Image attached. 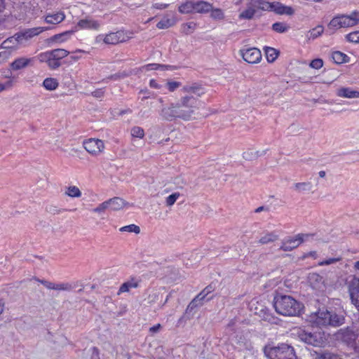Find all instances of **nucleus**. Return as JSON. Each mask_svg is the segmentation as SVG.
Returning a JSON list of instances; mask_svg holds the SVG:
<instances>
[{"instance_id":"obj_4","label":"nucleus","mask_w":359,"mask_h":359,"mask_svg":"<svg viewBox=\"0 0 359 359\" xmlns=\"http://www.w3.org/2000/svg\"><path fill=\"white\" fill-rule=\"evenodd\" d=\"M316 323L320 326L339 327L345 323V312L337 313L327 310L319 311L316 313Z\"/></svg>"},{"instance_id":"obj_40","label":"nucleus","mask_w":359,"mask_h":359,"mask_svg":"<svg viewBox=\"0 0 359 359\" xmlns=\"http://www.w3.org/2000/svg\"><path fill=\"white\" fill-rule=\"evenodd\" d=\"M175 23V21L173 19L170 18H163L161 21H159L156 27L158 29H167L172 26H173Z\"/></svg>"},{"instance_id":"obj_64","label":"nucleus","mask_w":359,"mask_h":359,"mask_svg":"<svg viewBox=\"0 0 359 359\" xmlns=\"http://www.w3.org/2000/svg\"><path fill=\"white\" fill-rule=\"evenodd\" d=\"M9 55V53L7 50L0 52V62L5 61Z\"/></svg>"},{"instance_id":"obj_1","label":"nucleus","mask_w":359,"mask_h":359,"mask_svg":"<svg viewBox=\"0 0 359 359\" xmlns=\"http://www.w3.org/2000/svg\"><path fill=\"white\" fill-rule=\"evenodd\" d=\"M181 92L182 95L177 102L162 109L160 114L164 119L189 121L196 118L201 105L199 97L205 93L204 88L196 83L187 84Z\"/></svg>"},{"instance_id":"obj_19","label":"nucleus","mask_w":359,"mask_h":359,"mask_svg":"<svg viewBox=\"0 0 359 359\" xmlns=\"http://www.w3.org/2000/svg\"><path fill=\"white\" fill-rule=\"evenodd\" d=\"M344 27H353L359 22V12H353L349 15H341Z\"/></svg>"},{"instance_id":"obj_21","label":"nucleus","mask_w":359,"mask_h":359,"mask_svg":"<svg viewBox=\"0 0 359 359\" xmlns=\"http://www.w3.org/2000/svg\"><path fill=\"white\" fill-rule=\"evenodd\" d=\"M212 289L211 286L206 287L203 291H201L190 303L189 306L191 308L201 305V302L205 298V297L212 292Z\"/></svg>"},{"instance_id":"obj_16","label":"nucleus","mask_w":359,"mask_h":359,"mask_svg":"<svg viewBox=\"0 0 359 359\" xmlns=\"http://www.w3.org/2000/svg\"><path fill=\"white\" fill-rule=\"evenodd\" d=\"M104 202L107 203V208L113 211L119 210L124 207L130 206L128 202H126L119 197H114L105 201Z\"/></svg>"},{"instance_id":"obj_12","label":"nucleus","mask_w":359,"mask_h":359,"mask_svg":"<svg viewBox=\"0 0 359 359\" xmlns=\"http://www.w3.org/2000/svg\"><path fill=\"white\" fill-rule=\"evenodd\" d=\"M131 36L123 31H118L116 32H111L106 34V44L116 45L128 41Z\"/></svg>"},{"instance_id":"obj_49","label":"nucleus","mask_w":359,"mask_h":359,"mask_svg":"<svg viewBox=\"0 0 359 359\" xmlns=\"http://www.w3.org/2000/svg\"><path fill=\"white\" fill-rule=\"evenodd\" d=\"M142 68L146 69L147 71L154 70V69L165 70V69H168V67L166 65H159V64H149V65L144 66Z\"/></svg>"},{"instance_id":"obj_23","label":"nucleus","mask_w":359,"mask_h":359,"mask_svg":"<svg viewBox=\"0 0 359 359\" xmlns=\"http://www.w3.org/2000/svg\"><path fill=\"white\" fill-rule=\"evenodd\" d=\"M212 10V4L204 1H194V12L197 13H207Z\"/></svg>"},{"instance_id":"obj_22","label":"nucleus","mask_w":359,"mask_h":359,"mask_svg":"<svg viewBox=\"0 0 359 359\" xmlns=\"http://www.w3.org/2000/svg\"><path fill=\"white\" fill-rule=\"evenodd\" d=\"M78 26L81 29H98L100 27V24L97 21L90 19V18H86L79 20L78 22Z\"/></svg>"},{"instance_id":"obj_47","label":"nucleus","mask_w":359,"mask_h":359,"mask_svg":"<svg viewBox=\"0 0 359 359\" xmlns=\"http://www.w3.org/2000/svg\"><path fill=\"white\" fill-rule=\"evenodd\" d=\"M210 11H211L210 17L212 18H213L214 20H223L224 18V13L221 9H219V8L213 9V8L212 7V10Z\"/></svg>"},{"instance_id":"obj_53","label":"nucleus","mask_w":359,"mask_h":359,"mask_svg":"<svg viewBox=\"0 0 359 359\" xmlns=\"http://www.w3.org/2000/svg\"><path fill=\"white\" fill-rule=\"evenodd\" d=\"M309 65L311 68L319 69L323 67V61L320 58L314 59L311 62Z\"/></svg>"},{"instance_id":"obj_35","label":"nucleus","mask_w":359,"mask_h":359,"mask_svg":"<svg viewBox=\"0 0 359 359\" xmlns=\"http://www.w3.org/2000/svg\"><path fill=\"white\" fill-rule=\"evenodd\" d=\"M344 27V21L341 20V15L334 18L329 23L328 28L332 30H336Z\"/></svg>"},{"instance_id":"obj_60","label":"nucleus","mask_w":359,"mask_h":359,"mask_svg":"<svg viewBox=\"0 0 359 359\" xmlns=\"http://www.w3.org/2000/svg\"><path fill=\"white\" fill-rule=\"evenodd\" d=\"M106 34H99L95 37V43L97 44H100L102 43H104L106 44Z\"/></svg>"},{"instance_id":"obj_15","label":"nucleus","mask_w":359,"mask_h":359,"mask_svg":"<svg viewBox=\"0 0 359 359\" xmlns=\"http://www.w3.org/2000/svg\"><path fill=\"white\" fill-rule=\"evenodd\" d=\"M34 61V57H18L12 63H11L10 67L11 69L13 71L20 70L22 69L26 68L29 65H32Z\"/></svg>"},{"instance_id":"obj_26","label":"nucleus","mask_w":359,"mask_h":359,"mask_svg":"<svg viewBox=\"0 0 359 359\" xmlns=\"http://www.w3.org/2000/svg\"><path fill=\"white\" fill-rule=\"evenodd\" d=\"M65 194L70 198H80L81 191L75 185H69L65 188Z\"/></svg>"},{"instance_id":"obj_25","label":"nucleus","mask_w":359,"mask_h":359,"mask_svg":"<svg viewBox=\"0 0 359 359\" xmlns=\"http://www.w3.org/2000/svg\"><path fill=\"white\" fill-rule=\"evenodd\" d=\"M19 45L21 44L20 43L19 39L16 38L15 34L13 36L5 40L1 44V48L4 49H16Z\"/></svg>"},{"instance_id":"obj_14","label":"nucleus","mask_w":359,"mask_h":359,"mask_svg":"<svg viewBox=\"0 0 359 359\" xmlns=\"http://www.w3.org/2000/svg\"><path fill=\"white\" fill-rule=\"evenodd\" d=\"M348 288L351 302L359 311V278H353L350 281Z\"/></svg>"},{"instance_id":"obj_10","label":"nucleus","mask_w":359,"mask_h":359,"mask_svg":"<svg viewBox=\"0 0 359 359\" xmlns=\"http://www.w3.org/2000/svg\"><path fill=\"white\" fill-rule=\"evenodd\" d=\"M243 59L250 64H257L262 60L261 51L257 48H248L240 50Z\"/></svg>"},{"instance_id":"obj_24","label":"nucleus","mask_w":359,"mask_h":359,"mask_svg":"<svg viewBox=\"0 0 359 359\" xmlns=\"http://www.w3.org/2000/svg\"><path fill=\"white\" fill-rule=\"evenodd\" d=\"M337 95L342 97L355 98L359 97V91L353 90L349 88H341L337 90Z\"/></svg>"},{"instance_id":"obj_34","label":"nucleus","mask_w":359,"mask_h":359,"mask_svg":"<svg viewBox=\"0 0 359 359\" xmlns=\"http://www.w3.org/2000/svg\"><path fill=\"white\" fill-rule=\"evenodd\" d=\"M264 50L268 62H274L277 58L279 52L276 49L271 47H265Z\"/></svg>"},{"instance_id":"obj_11","label":"nucleus","mask_w":359,"mask_h":359,"mask_svg":"<svg viewBox=\"0 0 359 359\" xmlns=\"http://www.w3.org/2000/svg\"><path fill=\"white\" fill-rule=\"evenodd\" d=\"M48 27H37L26 29L22 30V32L16 33V38L19 39L20 43L22 45L25 41L29 40L35 36H38L39 34L48 30Z\"/></svg>"},{"instance_id":"obj_63","label":"nucleus","mask_w":359,"mask_h":359,"mask_svg":"<svg viewBox=\"0 0 359 359\" xmlns=\"http://www.w3.org/2000/svg\"><path fill=\"white\" fill-rule=\"evenodd\" d=\"M12 86V82L8 81L5 84L0 83V93L11 88Z\"/></svg>"},{"instance_id":"obj_30","label":"nucleus","mask_w":359,"mask_h":359,"mask_svg":"<svg viewBox=\"0 0 359 359\" xmlns=\"http://www.w3.org/2000/svg\"><path fill=\"white\" fill-rule=\"evenodd\" d=\"M138 287V282L135 279H131L129 281L123 283L118 290V294L128 292L131 288H136Z\"/></svg>"},{"instance_id":"obj_2","label":"nucleus","mask_w":359,"mask_h":359,"mask_svg":"<svg viewBox=\"0 0 359 359\" xmlns=\"http://www.w3.org/2000/svg\"><path fill=\"white\" fill-rule=\"evenodd\" d=\"M273 305L276 311L285 316H299L303 309V304L290 295L278 294L274 297Z\"/></svg>"},{"instance_id":"obj_37","label":"nucleus","mask_w":359,"mask_h":359,"mask_svg":"<svg viewBox=\"0 0 359 359\" xmlns=\"http://www.w3.org/2000/svg\"><path fill=\"white\" fill-rule=\"evenodd\" d=\"M289 29L290 26L285 22H277L272 25V29L278 33L286 32Z\"/></svg>"},{"instance_id":"obj_48","label":"nucleus","mask_w":359,"mask_h":359,"mask_svg":"<svg viewBox=\"0 0 359 359\" xmlns=\"http://www.w3.org/2000/svg\"><path fill=\"white\" fill-rule=\"evenodd\" d=\"M121 231L133 232L138 234L140 232V228L135 224H130L128 226H123L120 229Z\"/></svg>"},{"instance_id":"obj_59","label":"nucleus","mask_w":359,"mask_h":359,"mask_svg":"<svg viewBox=\"0 0 359 359\" xmlns=\"http://www.w3.org/2000/svg\"><path fill=\"white\" fill-rule=\"evenodd\" d=\"M255 313L256 314H258L260 317H262L264 320H269L270 319L269 318V313H267V310L266 309H261L260 310V313H259L258 312L255 311Z\"/></svg>"},{"instance_id":"obj_31","label":"nucleus","mask_w":359,"mask_h":359,"mask_svg":"<svg viewBox=\"0 0 359 359\" xmlns=\"http://www.w3.org/2000/svg\"><path fill=\"white\" fill-rule=\"evenodd\" d=\"M59 86L57 80L55 78L49 77L44 79L43 86L48 90H54Z\"/></svg>"},{"instance_id":"obj_52","label":"nucleus","mask_w":359,"mask_h":359,"mask_svg":"<svg viewBox=\"0 0 359 359\" xmlns=\"http://www.w3.org/2000/svg\"><path fill=\"white\" fill-rule=\"evenodd\" d=\"M346 39L350 42H359V32H354L346 36Z\"/></svg>"},{"instance_id":"obj_28","label":"nucleus","mask_w":359,"mask_h":359,"mask_svg":"<svg viewBox=\"0 0 359 359\" xmlns=\"http://www.w3.org/2000/svg\"><path fill=\"white\" fill-rule=\"evenodd\" d=\"M178 11L180 13L182 14L194 13V1H186L185 3L182 4L179 6Z\"/></svg>"},{"instance_id":"obj_44","label":"nucleus","mask_w":359,"mask_h":359,"mask_svg":"<svg viewBox=\"0 0 359 359\" xmlns=\"http://www.w3.org/2000/svg\"><path fill=\"white\" fill-rule=\"evenodd\" d=\"M107 203L104 201L103 203L99 204L96 208L93 209V212L97 214L99 216L102 217L103 219V215L105 211L107 210Z\"/></svg>"},{"instance_id":"obj_56","label":"nucleus","mask_w":359,"mask_h":359,"mask_svg":"<svg viewBox=\"0 0 359 359\" xmlns=\"http://www.w3.org/2000/svg\"><path fill=\"white\" fill-rule=\"evenodd\" d=\"M166 85L169 91L173 92L181 86V83L171 81H168Z\"/></svg>"},{"instance_id":"obj_61","label":"nucleus","mask_w":359,"mask_h":359,"mask_svg":"<svg viewBox=\"0 0 359 359\" xmlns=\"http://www.w3.org/2000/svg\"><path fill=\"white\" fill-rule=\"evenodd\" d=\"M161 328V325L158 323L149 328V332L151 333L152 334H154L159 332Z\"/></svg>"},{"instance_id":"obj_42","label":"nucleus","mask_w":359,"mask_h":359,"mask_svg":"<svg viewBox=\"0 0 359 359\" xmlns=\"http://www.w3.org/2000/svg\"><path fill=\"white\" fill-rule=\"evenodd\" d=\"M243 158L246 161L256 160V154L255 148H248L243 153Z\"/></svg>"},{"instance_id":"obj_43","label":"nucleus","mask_w":359,"mask_h":359,"mask_svg":"<svg viewBox=\"0 0 359 359\" xmlns=\"http://www.w3.org/2000/svg\"><path fill=\"white\" fill-rule=\"evenodd\" d=\"M347 57L346 55L339 52L336 51L332 53V59L334 62L337 64H341L346 62V58Z\"/></svg>"},{"instance_id":"obj_29","label":"nucleus","mask_w":359,"mask_h":359,"mask_svg":"<svg viewBox=\"0 0 359 359\" xmlns=\"http://www.w3.org/2000/svg\"><path fill=\"white\" fill-rule=\"evenodd\" d=\"M252 6L255 8V11L257 10H267L269 8H272L273 6L269 4L268 2L264 0H250V1Z\"/></svg>"},{"instance_id":"obj_41","label":"nucleus","mask_w":359,"mask_h":359,"mask_svg":"<svg viewBox=\"0 0 359 359\" xmlns=\"http://www.w3.org/2000/svg\"><path fill=\"white\" fill-rule=\"evenodd\" d=\"M323 30H324V28L323 26H320V25H318L317 27H316L315 28L312 29L309 34L307 35V37L309 38V39H314L317 37H318L319 36H320L322 34V33L323 32Z\"/></svg>"},{"instance_id":"obj_9","label":"nucleus","mask_w":359,"mask_h":359,"mask_svg":"<svg viewBox=\"0 0 359 359\" xmlns=\"http://www.w3.org/2000/svg\"><path fill=\"white\" fill-rule=\"evenodd\" d=\"M83 146L86 151L93 156L101 154L105 148L104 142L95 138H90L83 141Z\"/></svg>"},{"instance_id":"obj_62","label":"nucleus","mask_w":359,"mask_h":359,"mask_svg":"<svg viewBox=\"0 0 359 359\" xmlns=\"http://www.w3.org/2000/svg\"><path fill=\"white\" fill-rule=\"evenodd\" d=\"M174 183L175 184H177L180 188H183V187L184 186L185 184V182L184 181V180L181 177H176L175 179V182Z\"/></svg>"},{"instance_id":"obj_18","label":"nucleus","mask_w":359,"mask_h":359,"mask_svg":"<svg viewBox=\"0 0 359 359\" xmlns=\"http://www.w3.org/2000/svg\"><path fill=\"white\" fill-rule=\"evenodd\" d=\"M293 188L294 190L299 194L306 192L313 193L315 190V187L310 182H297L294 184Z\"/></svg>"},{"instance_id":"obj_46","label":"nucleus","mask_w":359,"mask_h":359,"mask_svg":"<svg viewBox=\"0 0 359 359\" xmlns=\"http://www.w3.org/2000/svg\"><path fill=\"white\" fill-rule=\"evenodd\" d=\"M130 133L133 137H138L142 139L144 136V131L143 128L139 126H134L132 128Z\"/></svg>"},{"instance_id":"obj_6","label":"nucleus","mask_w":359,"mask_h":359,"mask_svg":"<svg viewBox=\"0 0 359 359\" xmlns=\"http://www.w3.org/2000/svg\"><path fill=\"white\" fill-rule=\"evenodd\" d=\"M333 337L336 341L341 342L352 348L354 353L359 356V346L356 342L357 334L351 328L347 327L340 329L333 334Z\"/></svg>"},{"instance_id":"obj_36","label":"nucleus","mask_w":359,"mask_h":359,"mask_svg":"<svg viewBox=\"0 0 359 359\" xmlns=\"http://www.w3.org/2000/svg\"><path fill=\"white\" fill-rule=\"evenodd\" d=\"M69 51L65 49L57 48L50 50L51 57L55 60H60L69 55Z\"/></svg>"},{"instance_id":"obj_57","label":"nucleus","mask_w":359,"mask_h":359,"mask_svg":"<svg viewBox=\"0 0 359 359\" xmlns=\"http://www.w3.org/2000/svg\"><path fill=\"white\" fill-rule=\"evenodd\" d=\"M340 260V258H330L328 259L322 261L318 263L319 266H325V265H330L334 263H337Z\"/></svg>"},{"instance_id":"obj_55","label":"nucleus","mask_w":359,"mask_h":359,"mask_svg":"<svg viewBox=\"0 0 359 359\" xmlns=\"http://www.w3.org/2000/svg\"><path fill=\"white\" fill-rule=\"evenodd\" d=\"M72 289V286L69 283H60V284H54L55 290H70Z\"/></svg>"},{"instance_id":"obj_7","label":"nucleus","mask_w":359,"mask_h":359,"mask_svg":"<svg viewBox=\"0 0 359 359\" xmlns=\"http://www.w3.org/2000/svg\"><path fill=\"white\" fill-rule=\"evenodd\" d=\"M298 337L301 341L314 346H324L327 341L325 333L321 331L309 332L305 330H300L298 332Z\"/></svg>"},{"instance_id":"obj_5","label":"nucleus","mask_w":359,"mask_h":359,"mask_svg":"<svg viewBox=\"0 0 359 359\" xmlns=\"http://www.w3.org/2000/svg\"><path fill=\"white\" fill-rule=\"evenodd\" d=\"M264 352L269 359H298L294 348L286 344L276 346H266Z\"/></svg>"},{"instance_id":"obj_51","label":"nucleus","mask_w":359,"mask_h":359,"mask_svg":"<svg viewBox=\"0 0 359 359\" xmlns=\"http://www.w3.org/2000/svg\"><path fill=\"white\" fill-rule=\"evenodd\" d=\"M51 57L50 50L45 53H40L37 55V58L41 62L48 63L49 58Z\"/></svg>"},{"instance_id":"obj_45","label":"nucleus","mask_w":359,"mask_h":359,"mask_svg":"<svg viewBox=\"0 0 359 359\" xmlns=\"http://www.w3.org/2000/svg\"><path fill=\"white\" fill-rule=\"evenodd\" d=\"M196 28V23L191 22L182 25V32L185 34H189L193 32Z\"/></svg>"},{"instance_id":"obj_8","label":"nucleus","mask_w":359,"mask_h":359,"mask_svg":"<svg viewBox=\"0 0 359 359\" xmlns=\"http://www.w3.org/2000/svg\"><path fill=\"white\" fill-rule=\"evenodd\" d=\"M311 236V234L299 233L294 237L288 238L282 242L280 250L284 252L292 251Z\"/></svg>"},{"instance_id":"obj_39","label":"nucleus","mask_w":359,"mask_h":359,"mask_svg":"<svg viewBox=\"0 0 359 359\" xmlns=\"http://www.w3.org/2000/svg\"><path fill=\"white\" fill-rule=\"evenodd\" d=\"M72 33H73V32H72V31H67V32H62L61 34H57L53 36L50 39V40L51 41L62 42V41H66L67 39L68 36H69Z\"/></svg>"},{"instance_id":"obj_20","label":"nucleus","mask_w":359,"mask_h":359,"mask_svg":"<svg viewBox=\"0 0 359 359\" xmlns=\"http://www.w3.org/2000/svg\"><path fill=\"white\" fill-rule=\"evenodd\" d=\"M65 18V15L62 12L48 14L44 16V20L46 23L52 25H57L62 22Z\"/></svg>"},{"instance_id":"obj_27","label":"nucleus","mask_w":359,"mask_h":359,"mask_svg":"<svg viewBox=\"0 0 359 359\" xmlns=\"http://www.w3.org/2000/svg\"><path fill=\"white\" fill-rule=\"evenodd\" d=\"M165 128L161 126H156L152 129L150 138L158 144H163V140H160L161 135L164 133Z\"/></svg>"},{"instance_id":"obj_32","label":"nucleus","mask_w":359,"mask_h":359,"mask_svg":"<svg viewBox=\"0 0 359 359\" xmlns=\"http://www.w3.org/2000/svg\"><path fill=\"white\" fill-rule=\"evenodd\" d=\"M256 11L255 8L252 6L250 2L247 4V8L243 11L241 14L239 15V18L242 19H252L253 16L255 15Z\"/></svg>"},{"instance_id":"obj_13","label":"nucleus","mask_w":359,"mask_h":359,"mask_svg":"<svg viewBox=\"0 0 359 359\" xmlns=\"http://www.w3.org/2000/svg\"><path fill=\"white\" fill-rule=\"evenodd\" d=\"M308 281L310 285L318 292H324L326 289L325 279L323 276L316 273H309Z\"/></svg>"},{"instance_id":"obj_38","label":"nucleus","mask_w":359,"mask_h":359,"mask_svg":"<svg viewBox=\"0 0 359 359\" xmlns=\"http://www.w3.org/2000/svg\"><path fill=\"white\" fill-rule=\"evenodd\" d=\"M274 11L278 14H287V15H292L294 13V10L290 6H283L281 4H278L275 8Z\"/></svg>"},{"instance_id":"obj_50","label":"nucleus","mask_w":359,"mask_h":359,"mask_svg":"<svg viewBox=\"0 0 359 359\" xmlns=\"http://www.w3.org/2000/svg\"><path fill=\"white\" fill-rule=\"evenodd\" d=\"M180 194L178 192H175L170 195L166 198L165 203L167 206H172L177 199L180 197Z\"/></svg>"},{"instance_id":"obj_3","label":"nucleus","mask_w":359,"mask_h":359,"mask_svg":"<svg viewBox=\"0 0 359 359\" xmlns=\"http://www.w3.org/2000/svg\"><path fill=\"white\" fill-rule=\"evenodd\" d=\"M233 325V323H229L225 329V334L229 343L239 351L252 350L253 346L248 333L240 329H234Z\"/></svg>"},{"instance_id":"obj_58","label":"nucleus","mask_w":359,"mask_h":359,"mask_svg":"<svg viewBox=\"0 0 359 359\" xmlns=\"http://www.w3.org/2000/svg\"><path fill=\"white\" fill-rule=\"evenodd\" d=\"M91 95L94 97H96V98H101L104 96V91L103 89L102 88H100V89H96L95 90H94L93 92L91 93Z\"/></svg>"},{"instance_id":"obj_17","label":"nucleus","mask_w":359,"mask_h":359,"mask_svg":"<svg viewBox=\"0 0 359 359\" xmlns=\"http://www.w3.org/2000/svg\"><path fill=\"white\" fill-rule=\"evenodd\" d=\"M278 239L279 236L275 231H265L261 235L258 243L260 245H266L276 242Z\"/></svg>"},{"instance_id":"obj_54","label":"nucleus","mask_w":359,"mask_h":359,"mask_svg":"<svg viewBox=\"0 0 359 359\" xmlns=\"http://www.w3.org/2000/svg\"><path fill=\"white\" fill-rule=\"evenodd\" d=\"M47 65L50 69H55L61 65V63L59 60H55L53 57H51L50 58H49Z\"/></svg>"},{"instance_id":"obj_33","label":"nucleus","mask_w":359,"mask_h":359,"mask_svg":"<svg viewBox=\"0 0 359 359\" xmlns=\"http://www.w3.org/2000/svg\"><path fill=\"white\" fill-rule=\"evenodd\" d=\"M315 359H342V358L338 353L327 351L317 353Z\"/></svg>"}]
</instances>
